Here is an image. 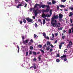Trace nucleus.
Wrapping results in <instances>:
<instances>
[{"label":"nucleus","mask_w":73,"mask_h":73,"mask_svg":"<svg viewBox=\"0 0 73 73\" xmlns=\"http://www.w3.org/2000/svg\"><path fill=\"white\" fill-rule=\"evenodd\" d=\"M51 23L52 25H52L54 27H55L56 26V27H60V26H61V24H60V23H57V21L56 20H55L54 22Z\"/></svg>","instance_id":"obj_1"},{"label":"nucleus","mask_w":73,"mask_h":73,"mask_svg":"<svg viewBox=\"0 0 73 73\" xmlns=\"http://www.w3.org/2000/svg\"><path fill=\"white\" fill-rule=\"evenodd\" d=\"M58 19V15L56 16H55V15H53V17L51 19V23H52L54 22V21H55V20H55V19Z\"/></svg>","instance_id":"obj_2"},{"label":"nucleus","mask_w":73,"mask_h":73,"mask_svg":"<svg viewBox=\"0 0 73 73\" xmlns=\"http://www.w3.org/2000/svg\"><path fill=\"white\" fill-rule=\"evenodd\" d=\"M26 19L29 23H31L33 21L32 19H30L29 17L26 18Z\"/></svg>","instance_id":"obj_3"},{"label":"nucleus","mask_w":73,"mask_h":73,"mask_svg":"<svg viewBox=\"0 0 73 73\" xmlns=\"http://www.w3.org/2000/svg\"><path fill=\"white\" fill-rule=\"evenodd\" d=\"M29 39H28L27 40H26L25 41L24 40H23V42L24 44V45H26V43H28V42L29 41Z\"/></svg>","instance_id":"obj_4"},{"label":"nucleus","mask_w":73,"mask_h":73,"mask_svg":"<svg viewBox=\"0 0 73 73\" xmlns=\"http://www.w3.org/2000/svg\"><path fill=\"white\" fill-rule=\"evenodd\" d=\"M37 6H38L39 8H41V6H40V4H38L37 3H36L34 6V8H36L37 7Z\"/></svg>","instance_id":"obj_5"},{"label":"nucleus","mask_w":73,"mask_h":73,"mask_svg":"<svg viewBox=\"0 0 73 73\" xmlns=\"http://www.w3.org/2000/svg\"><path fill=\"white\" fill-rule=\"evenodd\" d=\"M47 6H48V7H46V9L44 11V12H49V5H47Z\"/></svg>","instance_id":"obj_6"},{"label":"nucleus","mask_w":73,"mask_h":73,"mask_svg":"<svg viewBox=\"0 0 73 73\" xmlns=\"http://www.w3.org/2000/svg\"><path fill=\"white\" fill-rule=\"evenodd\" d=\"M47 6V5H42L40 7H42V8H45V7L48 8V6Z\"/></svg>","instance_id":"obj_7"},{"label":"nucleus","mask_w":73,"mask_h":73,"mask_svg":"<svg viewBox=\"0 0 73 73\" xmlns=\"http://www.w3.org/2000/svg\"><path fill=\"white\" fill-rule=\"evenodd\" d=\"M42 17L44 18L45 19H46V18H45L46 17V15H45V14H42Z\"/></svg>","instance_id":"obj_8"},{"label":"nucleus","mask_w":73,"mask_h":73,"mask_svg":"<svg viewBox=\"0 0 73 73\" xmlns=\"http://www.w3.org/2000/svg\"><path fill=\"white\" fill-rule=\"evenodd\" d=\"M63 16V15H62L61 14H60L59 15V19H62V18Z\"/></svg>","instance_id":"obj_9"},{"label":"nucleus","mask_w":73,"mask_h":73,"mask_svg":"<svg viewBox=\"0 0 73 73\" xmlns=\"http://www.w3.org/2000/svg\"><path fill=\"white\" fill-rule=\"evenodd\" d=\"M73 43H72V42L71 41H70L69 42V44L68 45V46H71L72 45Z\"/></svg>","instance_id":"obj_10"},{"label":"nucleus","mask_w":73,"mask_h":73,"mask_svg":"<svg viewBox=\"0 0 73 73\" xmlns=\"http://www.w3.org/2000/svg\"><path fill=\"white\" fill-rule=\"evenodd\" d=\"M50 47L49 46H48L46 48V50H49L50 49Z\"/></svg>","instance_id":"obj_11"},{"label":"nucleus","mask_w":73,"mask_h":73,"mask_svg":"<svg viewBox=\"0 0 73 73\" xmlns=\"http://www.w3.org/2000/svg\"><path fill=\"white\" fill-rule=\"evenodd\" d=\"M52 4H55V3H56V1L54 0L52 1Z\"/></svg>","instance_id":"obj_12"},{"label":"nucleus","mask_w":73,"mask_h":73,"mask_svg":"<svg viewBox=\"0 0 73 73\" xmlns=\"http://www.w3.org/2000/svg\"><path fill=\"white\" fill-rule=\"evenodd\" d=\"M46 44L48 46H50V42H49L48 41L46 42Z\"/></svg>","instance_id":"obj_13"},{"label":"nucleus","mask_w":73,"mask_h":73,"mask_svg":"<svg viewBox=\"0 0 73 73\" xmlns=\"http://www.w3.org/2000/svg\"><path fill=\"white\" fill-rule=\"evenodd\" d=\"M37 11H38V9H36V10L34 9L33 10V12H34V13H37Z\"/></svg>","instance_id":"obj_14"},{"label":"nucleus","mask_w":73,"mask_h":73,"mask_svg":"<svg viewBox=\"0 0 73 73\" xmlns=\"http://www.w3.org/2000/svg\"><path fill=\"white\" fill-rule=\"evenodd\" d=\"M70 26H72V27L71 28V29L72 30V33H73V24H72V25H70Z\"/></svg>","instance_id":"obj_15"},{"label":"nucleus","mask_w":73,"mask_h":73,"mask_svg":"<svg viewBox=\"0 0 73 73\" xmlns=\"http://www.w3.org/2000/svg\"><path fill=\"white\" fill-rule=\"evenodd\" d=\"M33 65V68L34 69H36L37 68V67H36V65L35 64H34Z\"/></svg>","instance_id":"obj_16"},{"label":"nucleus","mask_w":73,"mask_h":73,"mask_svg":"<svg viewBox=\"0 0 73 73\" xmlns=\"http://www.w3.org/2000/svg\"><path fill=\"white\" fill-rule=\"evenodd\" d=\"M17 48H18V53H19V49H20V48H19V46L17 45Z\"/></svg>","instance_id":"obj_17"},{"label":"nucleus","mask_w":73,"mask_h":73,"mask_svg":"<svg viewBox=\"0 0 73 73\" xmlns=\"http://www.w3.org/2000/svg\"><path fill=\"white\" fill-rule=\"evenodd\" d=\"M37 47L39 48H41L42 47V45L41 44H39L37 46Z\"/></svg>","instance_id":"obj_18"},{"label":"nucleus","mask_w":73,"mask_h":73,"mask_svg":"<svg viewBox=\"0 0 73 73\" xmlns=\"http://www.w3.org/2000/svg\"><path fill=\"white\" fill-rule=\"evenodd\" d=\"M43 36L44 37V38H46V34L45 33H43L42 34Z\"/></svg>","instance_id":"obj_19"},{"label":"nucleus","mask_w":73,"mask_h":73,"mask_svg":"<svg viewBox=\"0 0 73 73\" xmlns=\"http://www.w3.org/2000/svg\"><path fill=\"white\" fill-rule=\"evenodd\" d=\"M66 57V55H64V54L61 57V58H64Z\"/></svg>","instance_id":"obj_20"},{"label":"nucleus","mask_w":73,"mask_h":73,"mask_svg":"<svg viewBox=\"0 0 73 73\" xmlns=\"http://www.w3.org/2000/svg\"><path fill=\"white\" fill-rule=\"evenodd\" d=\"M23 22L25 24V23H27V22L26 21V20H25V19H23Z\"/></svg>","instance_id":"obj_21"},{"label":"nucleus","mask_w":73,"mask_h":73,"mask_svg":"<svg viewBox=\"0 0 73 73\" xmlns=\"http://www.w3.org/2000/svg\"><path fill=\"white\" fill-rule=\"evenodd\" d=\"M70 15H69V16H72L73 15V13L72 12H70Z\"/></svg>","instance_id":"obj_22"},{"label":"nucleus","mask_w":73,"mask_h":73,"mask_svg":"<svg viewBox=\"0 0 73 73\" xmlns=\"http://www.w3.org/2000/svg\"><path fill=\"white\" fill-rule=\"evenodd\" d=\"M41 55H40L38 57V58L39 60V61H40V60H41Z\"/></svg>","instance_id":"obj_23"},{"label":"nucleus","mask_w":73,"mask_h":73,"mask_svg":"<svg viewBox=\"0 0 73 73\" xmlns=\"http://www.w3.org/2000/svg\"><path fill=\"white\" fill-rule=\"evenodd\" d=\"M50 15H52V10L51 9L50 10Z\"/></svg>","instance_id":"obj_24"},{"label":"nucleus","mask_w":73,"mask_h":73,"mask_svg":"<svg viewBox=\"0 0 73 73\" xmlns=\"http://www.w3.org/2000/svg\"><path fill=\"white\" fill-rule=\"evenodd\" d=\"M60 7L61 8H62V7H63V8H65V6L64 5H61L60 6Z\"/></svg>","instance_id":"obj_25"},{"label":"nucleus","mask_w":73,"mask_h":73,"mask_svg":"<svg viewBox=\"0 0 73 73\" xmlns=\"http://www.w3.org/2000/svg\"><path fill=\"white\" fill-rule=\"evenodd\" d=\"M47 4L48 5H52V3L51 2H47Z\"/></svg>","instance_id":"obj_26"},{"label":"nucleus","mask_w":73,"mask_h":73,"mask_svg":"<svg viewBox=\"0 0 73 73\" xmlns=\"http://www.w3.org/2000/svg\"><path fill=\"white\" fill-rule=\"evenodd\" d=\"M33 46H30V49L31 50H33Z\"/></svg>","instance_id":"obj_27"},{"label":"nucleus","mask_w":73,"mask_h":73,"mask_svg":"<svg viewBox=\"0 0 73 73\" xmlns=\"http://www.w3.org/2000/svg\"><path fill=\"white\" fill-rule=\"evenodd\" d=\"M69 33H72V30L71 29H69L68 30Z\"/></svg>","instance_id":"obj_28"},{"label":"nucleus","mask_w":73,"mask_h":73,"mask_svg":"<svg viewBox=\"0 0 73 73\" xmlns=\"http://www.w3.org/2000/svg\"><path fill=\"white\" fill-rule=\"evenodd\" d=\"M56 61L57 62H58L60 61V60H59V59H56Z\"/></svg>","instance_id":"obj_29"},{"label":"nucleus","mask_w":73,"mask_h":73,"mask_svg":"<svg viewBox=\"0 0 73 73\" xmlns=\"http://www.w3.org/2000/svg\"><path fill=\"white\" fill-rule=\"evenodd\" d=\"M62 47V45H59V49H61Z\"/></svg>","instance_id":"obj_30"},{"label":"nucleus","mask_w":73,"mask_h":73,"mask_svg":"<svg viewBox=\"0 0 73 73\" xmlns=\"http://www.w3.org/2000/svg\"><path fill=\"white\" fill-rule=\"evenodd\" d=\"M66 1V0H61V2H63V3H64V2H65Z\"/></svg>","instance_id":"obj_31"},{"label":"nucleus","mask_w":73,"mask_h":73,"mask_svg":"<svg viewBox=\"0 0 73 73\" xmlns=\"http://www.w3.org/2000/svg\"><path fill=\"white\" fill-rule=\"evenodd\" d=\"M50 16H51V15H48V14H46V17H50Z\"/></svg>","instance_id":"obj_32"},{"label":"nucleus","mask_w":73,"mask_h":73,"mask_svg":"<svg viewBox=\"0 0 73 73\" xmlns=\"http://www.w3.org/2000/svg\"><path fill=\"white\" fill-rule=\"evenodd\" d=\"M25 38V36H24L23 35L22 37V39L23 40H24V38Z\"/></svg>","instance_id":"obj_33"},{"label":"nucleus","mask_w":73,"mask_h":73,"mask_svg":"<svg viewBox=\"0 0 73 73\" xmlns=\"http://www.w3.org/2000/svg\"><path fill=\"white\" fill-rule=\"evenodd\" d=\"M35 13V16H36L37 15V14H38V13Z\"/></svg>","instance_id":"obj_34"},{"label":"nucleus","mask_w":73,"mask_h":73,"mask_svg":"<svg viewBox=\"0 0 73 73\" xmlns=\"http://www.w3.org/2000/svg\"><path fill=\"white\" fill-rule=\"evenodd\" d=\"M64 62H65V61L67 60V58H65L64 59Z\"/></svg>","instance_id":"obj_35"},{"label":"nucleus","mask_w":73,"mask_h":73,"mask_svg":"<svg viewBox=\"0 0 73 73\" xmlns=\"http://www.w3.org/2000/svg\"><path fill=\"white\" fill-rule=\"evenodd\" d=\"M56 57H60V54H57L56 56Z\"/></svg>","instance_id":"obj_36"},{"label":"nucleus","mask_w":73,"mask_h":73,"mask_svg":"<svg viewBox=\"0 0 73 73\" xmlns=\"http://www.w3.org/2000/svg\"><path fill=\"white\" fill-rule=\"evenodd\" d=\"M31 45H32V43H31V42H29L28 44L29 46H31Z\"/></svg>","instance_id":"obj_37"},{"label":"nucleus","mask_w":73,"mask_h":73,"mask_svg":"<svg viewBox=\"0 0 73 73\" xmlns=\"http://www.w3.org/2000/svg\"><path fill=\"white\" fill-rule=\"evenodd\" d=\"M21 4H19L18 5L19 6V7H21V6H22V2H21Z\"/></svg>","instance_id":"obj_38"},{"label":"nucleus","mask_w":73,"mask_h":73,"mask_svg":"<svg viewBox=\"0 0 73 73\" xmlns=\"http://www.w3.org/2000/svg\"><path fill=\"white\" fill-rule=\"evenodd\" d=\"M29 54H32V51H29Z\"/></svg>","instance_id":"obj_39"},{"label":"nucleus","mask_w":73,"mask_h":73,"mask_svg":"<svg viewBox=\"0 0 73 73\" xmlns=\"http://www.w3.org/2000/svg\"><path fill=\"white\" fill-rule=\"evenodd\" d=\"M59 7H60V6L58 5L57 6V9L58 10H59V9H60Z\"/></svg>","instance_id":"obj_40"},{"label":"nucleus","mask_w":73,"mask_h":73,"mask_svg":"<svg viewBox=\"0 0 73 73\" xmlns=\"http://www.w3.org/2000/svg\"><path fill=\"white\" fill-rule=\"evenodd\" d=\"M35 25L36 28L37 27H38V25H37V24L36 23H35Z\"/></svg>","instance_id":"obj_41"},{"label":"nucleus","mask_w":73,"mask_h":73,"mask_svg":"<svg viewBox=\"0 0 73 73\" xmlns=\"http://www.w3.org/2000/svg\"><path fill=\"white\" fill-rule=\"evenodd\" d=\"M33 54L34 55H36L37 54V53H36V52H33Z\"/></svg>","instance_id":"obj_42"},{"label":"nucleus","mask_w":73,"mask_h":73,"mask_svg":"<svg viewBox=\"0 0 73 73\" xmlns=\"http://www.w3.org/2000/svg\"><path fill=\"white\" fill-rule=\"evenodd\" d=\"M50 39L51 40H54V38H52V36H50Z\"/></svg>","instance_id":"obj_43"},{"label":"nucleus","mask_w":73,"mask_h":73,"mask_svg":"<svg viewBox=\"0 0 73 73\" xmlns=\"http://www.w3.org/2000/svg\"><path fill=\"white\" fill-rule=\"evenodd\" d=\"M52 38H54V34L53 33H52Z\"/></svg>","instance_id":"obj_44"},{"label":"nucleus","mask_w":73,"mask_h":73,"mask_svg":"<svg viewBox=\"0 0 73 73\" xmlns=\"http://www.w3.org/2000/svg\"><path fill=\"white\" fill-rule=\"evenodd\" d=\"M34 38H36V36H37V35H36V34H34Z\"/></svg>","instance_id":"obj_45"},{"label":"nucleus","mask_w":73,"mask_h":73,"mask_svg":"<svg viewBox=\"0 0 73 73\" xmlns=\"http://www.w3.org/2000/svg\"><path fill=\"white\" fill-rule=\"evenodd\" d=\"M70 20L71 22V23H72V22H73V21H72V19H70Z\"/></svg>","instance_id":"obj_46"},{"label":"nucleus","mask_w":73,"mask_h":73,"mask_svg":"<svg viewBox=\"0 0 73 73\" xmlns=\"http://www.w3.org/2000/svg\"><path fill=\"white\" fill-rule=\"evenodd\" d=\"M40 51L41 52H42V53H44V50H40Z\"/></svg>","instance_id":"obj_47"},{"label":"nucleus","mask_w":73,"mask_h":73,"mask_svg":"<svg viewBox=\"0 0 73 73\" xmlns=\"http://www.w3.org/2000/svg\"><path fill=\"white\" fill-rule=\"evenodd\" d=\"M33 41L32 40V39H31L30 42L31 43H33Z\"/></svg>","instance_id":"obj_48"},{"label":"nucleus","mask_w":73,"mask_h":73,"mask_svg":"<svg viewBox=\"0 0 73 73\" xmlns=\"http://www.w3.org/2000/svg\"><path fill=\"white\" fill-rule=\"evenodd\" d=\"M43 24H44L45 23V20H44L43 22Z\"/></svg>","instance_id":"obj_49"},{"label":"nucleus","mask_w":73,"mask_h":73,"mask_svg":"<svg viewBox=\"0 0 73 73\" xmlns=\"http://www.w3.org/2000/svg\"><path fill=\"white\" fill-rule=\"evenodd\" d=\"M32 9H33V8H30V9H29L30 11H32Z\"/></svg>","instance_id":"obj_50"},{"label":"nucleus","mask_w":73,"mask_h":73,"mask_svg":"<svg viewBox=\"0 0 73 73\" xmlns=\"http://www.w3.org/2000/svg\"><path fill=\"white\" fill-rule=\"evenodd\" d=\"M26 56H27L28 55V52H27L26 53Z\"/></svg>","instance_id":"obj_51"},{"label":"nucleus","mask_w":73,"mask_h":73,"mask_svg":"<svg viewBox=\"0 0 73 73\" xmlns=\"http://www.w3.org/2000/svg\"><path fill=\"white\" fill-rule=\"evenodd\" d=\"M33 61H36V60H37V59H36V58H35L33 59Z\"/></svg>","instance_id":"obj_52"},{"label":"nucleus","mask_w":73,"mask_h":73,"mask_svg":"<svg viewBox=\"0 0 73 73\" xmlns=\"http://www.w3.org/2000/svg\"><path fill=\"white\" fill-rule=\"evenodd\" d=\"M55 35L56 36H57V35H58V33H56L55 34Z\"/></svg>","instance_id":"obj_53"},{"label":"nucleus","mask_w":73,"mask_h":73,"mask_svg":"<svg viewBox=\"0 0 73 73\" xmlns=\"http://www.w3.org/2000/svg\"><path fill=\"white\" fill-rule=\"evenodd\" d=\"M46 38L48 40H49V38L48 36L46 37Z\"/></svg>","instance_id":"obj_54"},{"label":"nucleus","mask_w":73,"mask_h":73,"mask_svg":"<svg viewBox=\"0 0 73 73\" xmlns=\"http://www.w3.org/2000/svg\"><path fill=\"white\" fill-rule=\"evenodd\" d=\"M26 2H28V1H31V0H25Z\"/></svg>","instance_id":"obj_55"},{"label":"nucleus","mask_w":73,"mask_h":73,"mask_svg":"<svg viewBox=\"0 0 73 73\" xmlns=\"http://www.w3.org/2000/svg\"><path fill=\"white\" fill-rule=\"evenodd\" d=\"M62 39H63V40H64V38H65V36H63L62 37Z\"/></svg>","instance_id":"obj_56"},{"label":"nucleus","mask_w":73,"mask_h":73,"mask_svg":"<svg viewBox=\"0 0 73 73\" xmlns=\"http://www.w3.org/2000/svg\"><path fill=\"white\" fill-rule=\"evenodd\" d=\"M50 46L52 48H53V47H54L53 45H52V44L50 45Z\"/></svg>","instance_id":"obj_57"},{"label":"nucleus","mask_w":73,"mask_h":73,"mask_svg":"<svg viewBox=\"0 0 73 73\" xmlns=\"http://www.w3.org/2000/svg\"><path fill=\"white\" fill-rule=\"evenodd\" d=\"M22 23H23V21H20V24H22Z\"/></svg>","instance_id":"obj_58"},{"label":"nucleus","mask_w":73,"mask_h":73,"mask_svg":"<svg viewBox=\"0 0 73 73\" xmlns=\"http://www.w3.org/2000/svg\"><path fill=\"white\" fill-rule=\"evenodd\" d=\"M57 40H55L54 42V44H56V43H57Z\"/></svg>","instance_id":"obj_59"},{"label":"nucleus","mask_w":73,"mask_h":73,"mask_svg":"<svg viewBox=\"0 0 73 73\" xmlns=\"http://www.w3.org/2000/svg\"><path fill=\"white\" fill-rule=\"evenodd\" d=\"M53 50H52V49L50 48V52H52Z\"/></svg>","instance_id":"obj_60"},{"label":"nucleus","mask_w":73,"mask_h":73,"mask_svg":"<svg viewBox=\"0 0 73 73\" xmlns=\"http://www.w3.org/2000/svg\"><path fill=\"white\" fill-rule=\"evenodd\" d=\"M61 21H62V19H61L60 18L59 21H60V22H61Z\"/></svg>","instance_id":"obj_61"},{"label":"nucleus","mask_w":73,"mask_h":73,"mask_svg":"<svg viewBox=\"0 0 73 73\" xmlns=\"http://www.w3.org/2000/svg\"><path fill=\"white\" fill-rule=\"evenodd\" d=\"M44 46H45L46 47L47 46H46V44H45L44 45Z\"/></svg>","instance_id":"obj_62"},{"label":"nucleus","mask_w":73,"mask_h":73,"mask_svg":"<svg viewBox=\"0 0 73 73\" xmlns=\"http://www.w3.org/2000/svg\"><path fill=\"white\" fill-rule=\"evenodd\" d=\"M17 8H20L19 6V5H18V6H17Z\"/></svg>","instance_id":"obj_63"},{"label":"nucleus","mask_w":73,"mask_h":73,"mask_svg":"<svg viewBox=\"0 0 73 73\" xmlns=\"http://www.w3.org/2000/svg\"><path fill=\"white\" fill-rule=\"evenodd\" d=\"M33 18L34 19H35V17L34 16H33Z\"/></svg>","instance_id":"obj_64"}]
</instances>
